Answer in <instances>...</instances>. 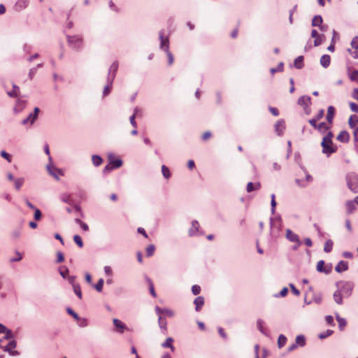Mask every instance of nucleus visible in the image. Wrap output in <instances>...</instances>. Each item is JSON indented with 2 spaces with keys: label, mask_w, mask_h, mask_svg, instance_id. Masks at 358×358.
<instances>
[{
  "label": "nucleus",
  "mask_w": 358,
  "mask_h": 358,
  "mask_svg": "<svg viewBox=\"0 0 358 358\" xmlns=\"http://www.w3.org/2000/svg\"><path fill=\"white\" fill-rule=\"evenodd\" d=\"M159 38L160 40V49L164 50L168 57V65L171 66L174 61L173 54L169 51V40L168 37L164 36V31L161 30L159 33Z\"/></svg>",
  "instance_id": "f257e3e1"
},
{
  "label": "nucleus",
  "mask_w": 358,
  "mask_h": 358,
  "mask_svg": "<svg viewBox=\"0 0 358 358\" xmlns=\"http://www.w3.org/2000/svg\"><path fill=\"white\" fill-rule=\"evenodd\" d=\"M334 135L331 131H329L323 138L321 145L322 147V152L329 155L336 151V148L332 147V138Z\"/></svg>",
  "instance_id": "f03ea898"
},
{
  "label": "nucleus",
  "mask_w": 358,
  "mask_h": 358,
  "mask_svg": "<svg viewBox=\"0 0 358 358\" xmlns=\"http://www.w3.org/2000/svg\"><path fill=\"white\" fill-rule=\"evenodd\" d=\"M118 69L117 62H114L110 66L108 70V83L103 87V90H110L112 87L113 79L115 78L116 72Z\"/></svg>",
  "instance_id": "7ed1b4c3"
},
{
  "label": "nucleus",
  "mask_w": 358,
  "mask_h": 358,
  "mask_svg": "<svg viewBox=\"0 0 358 358\" xmlns=\"http://www.w3.org/2000/svg\"><path fill=\"white\" fill-rule=\"evenodd\" d=\"M347 185L354 193H358V176L355 174H349L346 177Z\"/></svg>",
  "instance_id": "20e7f679"
},
{
  "label": "nucleus",
  "mask_w": 358,
  "mask_h": 358,
  "mask_svg": "<svg viewBox=\"0 0 358 358\" xmlns=\"http://www.w3.org/2000/svg\"><path fill=\"white\" fill-rule=\"evenodd\" d=\"M69 45L75 50H79L83 46V39L78 36H67Z\"/></svg>",
  "instance_id": "39448f33"
},
{
  "label": "nucleus",
  "mask_w": 358,
  "mask_h": 358,
  "mask_svg": "<svg viewBox=\"0 0 358 358\" xmlns=\"http://www.w3.org/2000/svg\"><path fill=\"white\" fill-rule=\"evenodd\" d=\"M310 103L311 101L310 96H301L298 99V104L303 107V109L306 113H309L310 112L309 106L310 105Z\"/></svg>",
  "instance_id": "423d86ee"
},
{
  "label": "nucleus",
  "mask_w": 358,
  "mask_h": 358,
  "mask_svg": "<svg viewBox=\"0 0 358 358\" xmlns=\"http://www.w3.org/2000/svg\"><path fill=\"white\" fill-rule=\"evenodd\" d=\"M27 100L24 97H18L16 100V103L14 107V110L16 113L22 111L26 106Z\"/></svg>",
  "instance_id": "0eeeda50"
},
{
  "label": "nucleus",
  "mask_w": 358,
  "mask_h": 358,
  "mask_svg": "<svg viewBox=\"0 0 358 358\" xmlns=\"http://www.w3.org/2000/svg\"><path fill=\"white\" fill-rule=\"evenodd\" d=\"M17 343L15 340L10 341L7 345L3 348L5 352H8L11 355H17L19 354L17 351H13V350L16 348Z\"/></svg>",
  "instance_id": "6e6552de"
},
{
  "label": "nucleus",
  "mask_w": 358,
  "mask_h": 358,
  "mask_svg": "<svg viewBox=\"0 0 358 358\" xmlns=\"http://www.w3.org/2000/svg\"><path fill=\"white\" fill-rule=\"evenodd\" d=\"M285 129V124L283 120H280L275 124V130L278 136L282 135Z\"/></svg>",
  "instance_id": "1a4fd4ad"
},
{
  "label": "nucleus",
  "mask_w": 358,
  "mask_h": 358,
  "mask_svg": "<svg viewBox=\"0 0 358 358\" xmlns=\"http://www.w3.org/2000/svg\"><path fill=\"white\" fill-rule=\"evenodd\" d=\"M47 168V170L48 171V173L52 176L55 178H56L57 180H59V177L57 176V173H59V174H62L61 170L57 169V168H55L52 166L51 164V162L47 165L46 166Z\"/></svg>",
  "instance_id": "9d476101"
},
{
  "label": "nucleus",
  "mask_w": 358,
  "mask_h": 358,
  "mask_svg": "<svg viewBox=\"0 0 358 358\" xmlns=\"http://www.w3.org/2000/svg\"><path fill=\"white\" fill-rule=\"evenodd\" d=\"M286 237L291 242H296L298 243V245L301 244V242L299 238V236L297 234L293 233L290 229H287Z\"/></svg>",
  "instance_id": "9b49d317"
},
{
  "label": "nucleus",
  "mask_w": 358,
  "mask_h": 358,
  "mask_svg": "<svg viewBox=\"0 0 358 358\" xmlns=\"http://www.w3.org/2000/svg\"><path fill=\"white\" fill-rule=\"evenodd\" d=\"M348 269V264L343 260L340 261L335 267V270L338 273H341Z\"/></svg>",
  "instance_id": "f8f14e48"
},
{
  "label": "nucleus",
  "mask_w": 358,
  "mask_h": 358,
  "mask_svg": "<svg viewBox=\"0 0 358 358\" xmlns=\"http://www.w3.org/2000/svg\"><path fill=\"white\" fill-rule=\"evenodd\" d=\"M337 140L342 143H348L350 140V134L346 131H341L337 136Z\"/></svg>",
  "instance_id": "ddd939ff"
},
{
  "label": "nucleus",
  "mask_w": 358,
  "mask_h": 358,
  "mask_svg": "<svg viewBox=\"0 0 358 358\" xmlns=\"http://www.w3.org/2000/svg\"><path fill=\"white\" fill-rule=\"evenodd\" d=\"M194 303L195 305V310L196 311L199 312L200 311L201 308L204 304V298L203 296H197L195 298L194 301Z\"/></svg>",
  "instance_id": "4468645a"
},
{
  "label": "nucleus",
  "mask_w": 358,
  "mask_h": 358,
  "mask_svg": "<svg viewBox=\"0 0 358 358\" xmlns=\"http://www.w3.org/2000/svg\"><path fill=\"white\" fill-rule=\"evenodd\" d=\"M113 324L116 328V331L119 333H123L124 329L126 328V326L124 323H122L118 319H113Z\"/></svg>",
  "instance_id": "2eb2a0df"
},
{
  "label": "nucleus",
  "mask_w": 358,
  "mask_h": 358,
  "mask_svg": "<svg viewBox=\"0 0 358 358\" xmlns=\"http://www.w3.org/2000/svg\"><path fill=\"white\" fill-rule=\"evenodd\" d=\"M331 57L329 55H324L320 58V64L324 68H327L330 65Z\"/></svg>",
  "instance_id": "dca6fc26"
},
{
  "label": "nucleus",
  "mask_w": 358,
  "mask_h": 358,
  "mask_svg": "<svg viewBox=\"0 0 358 358\" xmlns=\"http://www.w3.org/2000/svg\"><path fill=\"white\" fill-rule=\"evenodd\" d=\"M173 339L171 337H169L166 339V341L162 344L163 348H169L171 349L172 352L175 351V347L173 345Z\"/></svg>",
  "instance_id": "f3484780"
},
{
  "label": "nucleus",
  "mask_w": 358,
  "mask_h": 358,
  "mask_svg": "<svg viewBox=\"0 0 358 358\" xmlns=\"http://www.w3.org/2000/svg\"><path fill=\"white\" fill-rule=\"evenodd\" d=\"M334 113L335 108L332 106H329L327 109V120L330 124L333 121Z\"/></svg>",
  "instance_id": "a211bd4d"
},
{
  "label": "nucleus",
  "mask_w": 358,
  "mask_h": 358,
  "mask_svg": "<svg viewBox=\"0 0 358 358\" xmlns=\"http://www.w3.org/2000/svg\"><path fill=\"white\" fill-rule=\"evenodd\" d=\"M334 299L335 302L339 305L343 303V296L341 290H336L334 294Z\"/></svg>",
  "instance_id": "6ab92c4d"
},
{
  "label": "nucleus",
  "mask_w": 358,
  "mask_h": 358,
  "mask_svg": "<svg viewBox=\"0 0 358 358\" xmlns=\"http://www.w3.org/2000/svg\"><path fill=\"white\" fill-rule=\"evenodd\" d=\"M322 17L321 15H315L312 20L313 27H319L322 24Z\"/></svg>",
  "instance_id": "aec40b11"
},
{
  "label": "nucleus",
  "mask_w": 358,
  "mask_h": 358,
  "mask_svg": "<svg viewBox=\"0 0 358 358\" xmlns=\"http://www.w3.org/2000/svg\"><path fill=\"white\" fill-rule=\"evenodd\" d=\"M342 290L346 296H350L352 290V285L350 282H346Z\"/></svg>",
  "instance_id": "412c9836"
},
{
  "label": "nucleus",
  "mask_w": 358,
  "mask_h": 358,
  "mask_svg": "<svg viewBox=\"0 0 358 358\" xmlns=\"http://www.w3.org/2000/svg\"><path fill=\"white\" fill-rule=\"evenodd\" d=\"M261 187V185L259 182H257L255 184V187L254 186V184L252 182H249L248 184H247V187H246V189H247V192H252L254 189H259Z\"/></svg>",
  "instance_id": "4be33fe9"
},
{
  "label": "nucleus",
  "mask_w": 358,
  "mask_h": 358,
  "mask_svg": "<svg viewBox=\"0 0 358 358\" xmlns=\"http://www.w3.org/2000/svg\"><path fill=\"white\" fill-rule=\"evenodd\" d=\"M358 123V116L357 115H351L348 120V124L350 128L355 127L356 124Z\"/></svg>",
  "instance_id": "5701e85b"
},
{
  "label": "nucleus",
  "mask_w": 358,
  "mask_h": 358,
  "mask_svg": "<svg viewBox=\"0 0 358 358\" xmlns=\"http://www.w3.org/2000/svg\"><path fill=\"white\" fill-rule=\"evenodd\" d=\"M334 243L331 239L326 241L324 246L325 252H330L332 250Z\"/></svg>",
  "instance_id": "b1692460"
},
{
  "label": "nucleus",
  "mask_w": 358,
  "mask_h": 358,
  "mask_svg": "<svg viewBox=\"0 0 358 358\" xmlns=\"http://www.w3.org/2000/svg\"><path fill=\"white\" fill-rule=\"evenodd\" d=\"M346 208H347V213L348 214L352 213L355 209V201H347Z\"/></svg>",
  "instance_id": "393cba45"
},
{
  "label": "nucleus",
  "mask_w": 358,
  "mask_h": 358,
  "mask_svg": "<svg viewBox=\"0 0 358 358\" xmlns=\"http://www.w3.org/2000/svg\"><path fill=\"white\" fill-rule=\"evenodd\" d=\"M92 161L93 164L95 166H99V165L101 164V163L103 162L102 158L100 156L96 155H92Z\"/></svg>",
  "instance_id": "a878e982"
},
{
  "label": "nucleus",
  "mask_w": 358,
  "mask_h": 358,
  "mask_svg": "<svg viewBox=\"0 0 358 358\" xmlns=\"http://www.w3.org/2000/svg\"><path fill=\"white\" fill-rule=\"evenodd\" d=\"M336 320L338 323L339 329L342 331L343 330L344 327L346 326V320L345 319L341 317L338 315H336Z\"/></svg>",
  "instance_id": "bb28decb"
},
{
  "label": "nucleus",
  "mask_w": 358,
  "mask_h": 358,
  "mask_svg": "<svg viewBox=\"0 0 358 358\" xmlns=\"http://www.w3.org/2000/svg\"><path fill=\"white\" fill-rule=\"evenodd\" d=\"M146 281L148 282V283L149 285V289H150V294L153 297H156L157 294H156V292L155 291L154 285H153L152 281L151 280V279H150L148 277H146Z\"/></svg>",
  "instance_id": "cd10ccee"
},
{
  "label": "nucleus",
  "mask_w": 358,
  "mask_h": 358,
  "mask_svg": "<svg viewBox=\"0 0 358 358\" xmlns=\"http://www.w3.org/2000/svg\"><path fill=\"white\" fill-rule=\"evenodd\" d=\"M199 222L196 220L193 221L192 223V227L189 229V234L191 236L194 235L198 231Z\"/></svg>",
  "instance_id": "c85d7f7f"
},
{
  "label": "nucleus",
  "mask_w": 358,
  "mask_h": 358,
  "mask_svg": "<svg viewBox=\"0 0 358 358\" xmlns=\"http://www.w3.org/2000/svg\"><path fill=\"white\" fill-rule=\"evenodd\" d=\"M295 343L299 346H304L306 345V338L303 335H299L296 338Z\"/></svg>",
  "instance_id": "c756f323"
},
{
  "label": "nucleus",
  "mask_w": 358,
  "mask_h": 358,
  "mask_svg": "<svg viewBox=\"0 0 358 358\" xmlns=\"http://www.w3.org/2000/svg\"><path fill=\"white\" fill-rule=\"evenodd\" d=\"M303 57L299 56L294 59V66L296 69H301L303 66Z\"/></svg>",
  "instance_id": "7c9ffc66"
},
{
  "label": "nucleus",
  "mask_w": 358,
  "mask_h": 358,
  "mask_svg": "<svg viewBox=\"0 0 358 358\" xmlns=\"http://www.w3.org/2000/svg\"><path fill=\"white\" fill-rule=\"evenodd\" d=\"M330 127L324 122H320L317 127V129L320 131V132H324L327 130H329Z\"/></svg>",
  "instance_id": "2f4dec72"
},
{
  "label": "nucleus",
  "mask_w": 358,
  "mask_h": 358,
  "mask_svg": "<svg viewBox=\"0 0 358 358\" xmlns=\"http://www.w3.org/2000/svg\"><path fill=\"white\" fill-rule=\"evenodd\" d=\"M286 341H287V338L282 334L280 335L278 337V348H282L285 345V344L286 343Z\"/></svg>",
  "instance_id": "473e14b6"
},
{
  "label": "nucleus",
  "mask_w": 358,
  "mask_h": 358,
  "mask_svg": "<svg viewBox=\"0 0 358 358\" xmlns=\"http://www.w3.org/2000/svg\"><path fill=\"white\" fill-rule=\"evenodd\" d=\"M325 36L324 34L320 35L317 38H316L314 41V45L317 47L320 45L324 41Z\"/></svg>",
  "instance_id": "72a5a7b5"
},
{
  "label": "nucleus",
  "mask_w": 358,
  "mask_h": 358,
  "mask_svg": "<svg viewBox=\"0 0 358 358\" xmlns=\"http://www.w3.org/2000/svg\"><path fill=\"white\" fill-rule=\"evenodd\" d=\"M15 187L17 190H19L22 186L24 179L23 178H19L15 179Z\"/></svg>",
  "instance_id": "f704fd0d"
},
{
  "label": "nucleus",
  "mask_w": 358,
  "mask_h": 358,
  "mask_svg": "<svg viewBox=\"0 0 358 358\" xmlns=\"http://www.w3.org/2000/svg\"><path fill=\"white\" fill-rule=\"evenodd\" d=\"M73 292L76 294V296L79 299H82V292H81L80 286L79 285V284L73 285Z\"/></svg>",
  "instance_id": "c9c22d12"
},
{
  "label": "nucleus",
  "mask_w": 358,
  "mask_h": 358,
  "mask_svg": "<svg viewBox=\"0 0 358 358\" xmlns=\"http://www.w3.org/2000/svg\"><path fill=\"white\" fill-rule=\"evenodd\" d=\"M103 283H104L103 279L100 278L98 280L97 283L94 285V288L96 289V290L97 292H100L102 291Z\"/></svg>",
  "instance_id": "e433bc0d"
},
{
  "label": "nucleus",
  "mask_w": 358,
  "mask_h": 358,
  "mask_svg": "<svg viewBox=\"0 0 358 358\" xmlns=\"http://www.w3.org/2000/svg\"><path fill=\"white\" fill-rule=\"evenodd\" d=\"M158 323L161 329L166 330V320L165 319H163L161 315L159 316Z\"/></svg>",
  "instance_id": "4c0bfd02"
},
{
  "label": "nucleus",
  "mask_w": 358,
  "mask_h": 358,
  "mask_svg": "<svg viewBox=\"0 0 358 358\" xmlns=\"http://www.w3.org/2000/svg\"><path fill=\"white\" fill-rule=\"evenodd\" d=\"M73 241L79 248L83 247V242L81 237L79 235H75L73 236Z\"/></svg>",
  "instance_id": "58836bf2"
},
{
  "label": "nucleus",
  "mask_w": 358,
  "mask_h": 358,
  "mask_svg": "<svg viewBox=\"0 0 358 358\" xmlns=\"http://www.w3.org/2000/svg\"><path fill=\"white\" fill-rule=\"evenodd\" d=\"M162 173L165 178H169L171 176L169 169L165 165L162 166Z\"/></svg>",
  "instance_id": "ea45409f"
},
{
  "label": "nucleus",
  "mask_w": 358,
  "mask_h": 358,
  "mask_svg": "<svg viewBox=\"0 0 358 358\" xmlns=\"http://www.w3.org/2000/svg\"><path fill=\"white\" fill-rule=\"evenodd\" d=\"M110 165L114 168H119L122 165V161L120 159H117L113 161H110Z\"/></svg>",
  "instance_id": "a19ab883"
},
{
  "label": "nucleus",
  "mask_w": 358,
  "mask_h": 358,
  "mask_svg": "<svg viewBox=\"0 0 358 358\" xmlns=\"http://www.w3.org/2000/svg\"><path fill=\"white\" fill-rule=\"evenodd\" d=\"M155 250V247L154 245H148L146 248V255L148 257H151L153 255Z\"/></svg>",
  "instance_id": "79ce46f5"
},
{
  "label": "nucleus",
  "mask_w": 358,
  "mask_h": 358,
  "mask_svg": "<svg viewBox=\"0 0 358 358\" xmlns=\"http://www.w3.org/2000/svg\"><path fill=\"white\" fill-rule=\"evenodd\" d=\"M59 273L61 276L64 278H65L69 273V268L66 266H62L59 268Z\"/></svg>",
  "instance_id": "37998d69"
},
{
  "label": "nucleus",
  "mask_w": 358,
  "mask_h": 358,
  "mask_svg": "<svg viewBox=\"0 0 358 358\" xmlns=\"http://www.w3.org/2000/svg\"><path fill=\"white\" fill-rule=\"evenodd\" d=\"M66 311L70 315H71L76 320H80L78 315L75 311H73V309H71V308H67Z\"/></svg>",
  "instance_id": "c03bdc74"
},
{
  "label": "nucleus",
  "mask_w": 358,
  "mask_h": 358,
  "mask_svg": "<svg viewBox=\"0 0 358 358\" xmlns=\"http://www.w3.org/2000/svg\"><path fill=\"white\" fill-rule=\"evenodd\" d=\"M324 261L320 260L317 264V271L320 273L324 272Z\"/></svg>",
  "instance_id": "a18cd8bd"
},
{
  "label": "nucleus",
  "mask_w": 358,
  "mask_h": 358,
  "mask_svg": "<svg viewBox=\"0 0 358 358\" xmlns=\"http://www.w3.org/2000/svg\"><path fill=\"white\" fill-rule=\"evenodd\" d=\"M332 333H333L332 330L328 329L325 332L320 334L318 336L320 339H324V338L329 336L330 335H331Z\"/></svg>",
  "instance_id": "49530a36"
},
{
  "label": "nucleus",
  "mask_w": 358,
  "mask_h": 358,
  "mask_svg": "<svg viewBox=\"0 0 358 358\" xmlns=\"http://www.w3.org/2000/svg\"><path fill=\"white\" fill-rule=\"evenodd\" d=\"M136 111H137V109L136 108L135 109V113L129 117V121H130V123L134 127V128H136L137 127V123L135 120V117H136Z\"/></svg>",
  "instance_id": "de8ad7c7"
},
{
  "label": "nucleus",
  "mask_w": 358,
  "mask_h": 358,
  "mask_svg": "<svg viewBox=\"0 0 358 358\" xmlns=\"http://www.w3.org/2000/svg\"><path fill=\"white\" fill-rule=\"evenodd\" d=\"M350 78L352 81L358 80V71L354 70L350 73Z\"/></svg>",
  "instance_id": "09e8293b"
},
{
  "label": "nucleus",
  "mask_w": 358,
  "mask_h": 358,
  "mask_svg": "<svg viewBox=\"0 0 358 358\" xmlns=\"http://www.w3.org/2000/svg\"><path fill=\"white\" fill-rule=\"evenodd\" d=\"M350 45L352 48L357 50L358 49V36H355L350 43Z\"/></svg>",
  "instance_id": "8fccbe9b"
},
{
  "label": "nucleus",
  "mask_w": 358,
  "mask_h": 358,
  "mask_svg": "<svg viewBox=\"0 0 358 358\" xmlns=\"http://www.w3.org/2000/svg\"><path fill=\"white\" fill-rule=\"evenodd\" d=\"M192 292L193 293V294L194 295H197L200 293L201 292V287L200 286L197 285H194L192 287Z\"/></svg>",
  "instance_id": "3c124183"
},
{
  "label": "nucleus",
  "mask_w": 358,
  "mask_h": 358,
  "mask_svg": "<svg viewBox=\"0 0 358 358\" xmlns=\"http://www.w3.org/2000/svg\"><path fill=\"white\" fill-rule=\"evenodd\" d=\"M1 156L3 158H4L5 159H6L8 162H11V157H10V155L8 153H7L6 151L2 150L1 152Z\"/></svg>",
  "instance_id": "603ef678"
},
{
  "label": "nucleus",
  "mask_w": 358,
  "mask_h": 358,
  "mask_svg": "<svg viewBox=\"0 0 358 358\" xmlns=\"http://www.w3.org/2000/svg\"><path fill=\"white\" fill-rule=\"evenodd\" d=\"M23 51L24 53L26 54H29L32 50V47L31 45H29L27 43H25L24 45H23Z\"/></svg>",
  "instance_id": "864d4df0"
},
{
  "label": "nucleus",
  "mask_w": 358,
  "mask_h": 358,
  "mask_svg": "<svg viewBox=\"0 0 358 358\" xmlns=\"http://www.w3.org/2000/svg\"><path fill=\"white\" fill-rule=\"evenodd\" d=\"M42 214L41 210L38 208L34 209V219L36 220H39L41 218Z\"/></svg>",
  "instance_id": "5fc2aeb1"
},
{
  "label": "nucleus",
  "mask_w": 358,
  "mask_h": 358,
  "mask_svg": "<svg viewBox=\"0 0 358 358\" xmlns=\"http://www.w3.org/2000/svg\"><path fill=\"white\" fill-rule=\"evenodd\" d=\"M263 323H264L263 320H262L259 319V320H257V327H258L259 330L262 334H266V333H265V331H264V328H263Z\"/></svg>",
  "instance_id": "6e6d98bb"
},
{
  "label": "nucleus",
  "mask_w": 358,
  "mask_h": 358,
  "mask_svg": "<svg viewBox=\"0 0 358 358\" xmlns=\"http://www.w3.org/2000/svg\"><path fill=\"white\" fill-rule=\"evenodd\" d=\"M57 262L60 263L62 262L64 260V255L62 252H57Z\"/></svg>",
  "instance_id": "4d7b16f0"
},
{
  "label": "nucleus",
  "mask_w": 358,
  "mask_h": 358,
  "mask_svg": "<svg viewBox=\"0 0 358 358\" xmlns=\"http://www.w3.org/2000/svg\"><path fill=\"white\" fill-rule=\"evenodd\" d=\"M8 95L10 97L16 98L19 97L18 91H8Z\"/></svg>",
  "instance_id": "13d9d810"
},
{
  "label": "nucleus",
  "mask_w": 358,
  "mask_h": 358,
  "mask_svg": "<svg viewBox=\"0 0 358 358\" xmlns=\"http://www.w3.org/2000/svg\"><path fill=\"white\" fill-rule=\"evenodd\" d=\"M350 109L353 112H355V113H358V105L357 104H356L354 102H350Z\"/></svg>",
  "instance_id": "bf43d9fd"
},
{
  "label": "nucleus",
  "mask_w": 358,
  "mask_h": 358,
  "mask_svg": "<svg viewBox=\"0 0 358 358\" xmlns=\"http://www.w3.org/2000/svg\"><path fill=\"white\" fill-rule=\"evenodd\" d=\"M16 255L15 258L10 259L11 262H19L22 259V255L19 252H16Z\"/></svg>",
  "instance_id": "052dcab7"
},
{
  "label": "nucleus",
  "mask_w": 358,
  "mask_h": 358,
  "mask_svg": "<svg viewBox=\"0 0 358 358\" xmlns=\"http://www.w3.org/2000/svg\"><path fill=\"white\" fill-rule=\"evenodd\" d=\"M113 169V167L110 164L106 165L104 167V169L103 170V172L104 174H107L109 172H110Z\"/></svg>",
  "instance_id": "680f3d73"
},
{
  "label": "nucleus",
  "mask_w": 358,
  "mask_h": 358,
  "mask_svg": "<svg viewBox=\"0 0 358 358\" xmlns=\"http://www.w3.org/2000/svg\"><path fill=\"white\" fill-rule=\"evenodd\" d=\"M37 72V70H36V68H31L30 70H29V77L30 79H32L35 74Z\"/></svg>",
  "instance_id": "e2e57ef3"
},
{
  "label": "nucleus",
  "mask_w": 358,
  "mask_h": 358,
  "mask_svg": "<svg viewBox=\"0 0 358 358\" xmlns=\"http://www.w3.org/2000/svg\"><path fill=\"white\" fill-rule=\"evenodd\" d=\"M5 334H6V335L4 336V338L6 339V340L12 338L13 337V332L10 329H8Z\"/></svg>",
  "instance_id": "0e129e2a"
},
{
  "label": "nucleus",
  "mask_w": 358,
  "mask_h": 358,
  "mask_svg": "<svg viewBox=\"0 0 358 358\" xmlns=\"http://www.w3.org/2000/svg\"><path fill=\"white\" fill-rule=\"evenodd\" d=\"M317 120H316L315 118H313V119L309 120L308 122L313 127H314L315 129H317V125H318V124H317Z\"/></svg>",
  "instance_id": "69168bd1"
},
{
  "label": "nucleus",
  "mask_w": 358,
  "mask_h": 358,
  "mask_svg": "<svg viewBox=\"0 0 358 358\" xmlns=\"http://www.w3.org/2000/svg\"><path fill=\"white\" fill-rule=\"evenodd\" d=\"M335 41L331 40V44L328 46L327 50L330 52H334L335 50Z\"/></svg>",
  "instance_id": "338daca9"
},
{
  "label": "nucleus",
  "mask_w": 358,
  "mask_h": 358,
  "mask_svg": "<svg viewBox=\"0 0 358 358\" xmlns=\"http://www.w3.org/2000/svg\"><path fill=\"white\" fill-rule=\"evenodd\" d=\"M331 269H332V267H331V264L327 265L326 266H324V272L323 273L325 274H329L331 273Z\"/></svg>",
  "instance_id": "774afa93"
}]
</instances>
